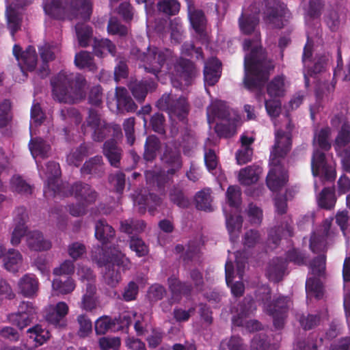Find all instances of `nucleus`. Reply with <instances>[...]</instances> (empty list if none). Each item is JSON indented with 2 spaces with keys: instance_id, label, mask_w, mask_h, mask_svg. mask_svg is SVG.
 Here are the masks:
<instances>
[{
  "instance_id": "nucleus-26",
  "label": "nucleus",
  "mask_w": 350,
  "mask_h": 350,
  "mask_svg": "<svg viewBox=\"0 0 350 350\" xmlns=\"http://www.w3.org/2000/svg\"><path fill=\"white\" fill-rule=\"evenodd\" d=\"M13 54L18 62L22 72L24 69L33 70L37 63V55L33 46H28L25 51H22L20 46L15 44L13 48Z\"/></svg>"
},
{
  "instance_id": "nucleus-17",
  "label": "nucleus",
  "mask_w": 350,
  "mask_h": 350,
  "mask_svg": "<svg viewBox=\"0 0 350 350\" xmlns=\"http://www.w3.org/2000/svg\"><path fill=\"white\" fill-rule=\"evenodd\" d=\"M286 83L283 77H275L267 87V94L269 99H265V105L267 113L271 118H276L281 111L280 97L284 95Z\"/></svg>"
},
{
  "instance_id": "nucleus-60",
  "label": "nucleus",
  "mask_w": 350,
  "mask_h": 350,
  "mask_svg": "<svg viewBox=\"0 0 350 350\" xmlns=\"http://www.w3.org/2000/svg\"><path fill=\"white\" fill-rule=\"evenodd\" d=\"M159 11L168 15H174L179 12L180 3L176 0H163L158 3Z\"/></svg>"
},
{
  "instance_id": "nucleus-2",
  "label": "nucleus",
  "mask_w": 350,
  "mask_h": 350,
  "mask_svg": "<svg viewBox=\"0 0 350 350\" xmlns=\"http://www.w3.org/2000/svg\"><path fill=\"white\" fill-rule=\"evenodd\" d=\"M275 142L271 152V169L267 177L268 187L273 192L281 191L288 180L287 171L282 164V159L291 148L292 125L288 116L284 117L282 124L274 121Z\"/></svg>"
},
{
  "instance_id": "nucleus-25",
  "label": "nucleus",
  "mask_w": 350,
  "mask_h": 350,
  "mask_svg": "<svg viewBox=\"0 0 350 350\" xmlns=\"http://www.w3.org/2000/svg\"><path fill=\"white\" fill-rule=\"evenodd\" d=\"M82 129L84 133L92 132V138L94 141H101L106 135L107 130L104 121H103L98 113L94 110H90L89 116L86 120V124H83Z\"/></svg>"
},
{
  "instance_id": "nucleus-16",
  "label": "nucleus",
  "mask_w": 350,
  "mask_h": 350,
  "mask_svg": "<svg viewBox=\"0 0 350 350\" xmlns=\"http://www.w3.org/2000/svg\"><path fill=\"white\" fill-rule=\"evenodd\" d=\"M325 269V259L323 256L317 257L310 265L311 273L306 282L307 297L319 299L322 297L323 289L319 277L323 275Z\"/></svg>"
},
{
  "instance_id": "nucleus-19",
  "label": "nucleus",
  "mask_w": 350,
  "mask_h": 350,
  "mask_svg": "<svg viewBox=\"0 0 350 350\" xmlns=\"http://www.w3.org/2000/svg\"><path fill=\"white\" fill-rule=\"evenodd\" d=\"M158 107L162 110L167 111L170 118L174 120H183L188 112V105L185 97L180 96L175 99L172 95L165 94L158 101Z\"/></svg>"
},
{
  "instance_id": "nucleus-36",
  "label": "nucleus",
  "mask_w": 350,
  "mask_h": 350,
  "mask_svg": "<svg viewBox=\"0 0 350 350\" xmlns=\"http://www.w3.org/2000/svg\"><path fill=\"white\" fill-rule=\"evenodd\" d=\"M241 147L236 154L237 163L239 165L245 164L252 159V149L250 145L254 142V137L243 134L241 137Z\"/></svg>"
},
{
  "instance_id": "nucleus-12",
  "label": "nucleus",
  "mask_w": 350,
  "mask_h": 350,
  "mask_svg": "<svg viewBox=\"0 0 350 350\" xmlns=\"http://www.w3.org/2000/svg\"><path fill=\"white\" fill-rule=\"evenodd\" d=\"M98 264L100 266H105L104 278L110 286H115L121 279L120 273L116 270V267H122L123 270H126L130 269L131 266L129 258L115 247L110 249V252L105 251L103 254V260L99 258Z\"/></svg>"
},
{
  "instance_id": "nucleus-62",
  "label": "nucleus",
  "mask_w": 350,
  "mask_h": 350,
  "mask_svg": "<svg viewBox=\"0 0 350 350\" xmlns=\"http://www.w3.org/2000/svg\"><path fill=\"white\" fill-rule=\"evenodd\" d=\"M107 31L109 34L118 36L126 35L128 32L127 28L121 25L119 21L115 17L110 18L107 26Z\"/></svg>"
},
{
  "instance_id": "nucleus-1",
  "label": "nucleus",
  "mask_w": 350,
  "mask_h": 350,
  "mask_svg": "<svg viewBox=\"0 0 350 350\" xmlns=\"http://www.w3.org/2000/svg\"><path fill=\"white\" fill-rule=\"evenodd\" d=\"M260 8L256 6L254 0H250L245 4L243 13L239 18V28L244 34L256 33L254 40H245L243 43V50L245 52V85L250 89L260 88L267 80L269 71L273 68L270 62H267L261 47L258 45V35L256 31L258 23V14Z\"/></svg>"
},
{
  "instance_id": "nucleus-58",
  "label": "nucleus",
  "mask_w": 350,
  "mask_h": 350,
  "mask_svg": "<svg viewBox=\"0 0 350 350\" xmlns=\"http://www.w3.org/2000/svg\"><path fill=\"white\" fill-rule=\"evenodd\" d=\"M158 147V139L155 136H149L145 145L144 159L146 161H152L156 156Z\"/></svg>"
},
{
  "instance_id": "nucleus-51",
  "label": "nucleus",
  "mask_w": 350,
  "mask_h": 350,
  "mask_svg": "<svg viewBox=\"0 0 350 350\" xmlns=\"http://www.w3.org/2000/svg\"><path fill=\"white\" fill-rule=\"evenodd\" d=\"M10 189L13 192L22 195L31 193V187L27 184L21 176H14L10 180Z\"/></svg>"
},
{
  "instance_id": "nucleus-3",
  "label": "nucleus",
  "mask_w": 350,
  "mask_h": 350,
  "mask_svg": "<svg viewBox=\"0 0 350 350\" xmlns=\"http://www.w3.org/2000/svg\"><path fill=\"white\" fill-rule=\"evenodd\" d=\"M36 135L35 134L31 135V139L29 147L31 155L36 162L40 176L42 178L45 179L46 183L44 193L46 197H50L55 194L66 196L67 194L63 190L65 186H60L58 184V178L60 175L59 164L55 162H51L46 165V169L40 167V159L48 157L50 146L44 142L42 138L36 137Z\"/></svg>"
},
{
  "instance_id": "nucleus-9",
  "label": "nucleus",
  "mask_w": 350,
  "mask_h": 350,
  "mask_svg": "<svg viewBox=\"0 0 350 350\" xmlns=\"http://www.w3.org/2000/svg\"><path fill=\"white\" fill-rule=\"evenodd\" d=\"M346 111L336 113L331 118L333 127L340 126L334 143L337 154L340 157L345 171L350 172V122L347 120Z\"/></svg>"
},
{
  "instance_id": "nucleus-29",
  "label": "nucleus",
  "mask_w": 350,
  "mask_h": 350,
  "mask_svg": "<svg viewBox=\"0 0 350 350\" xmlns=\"http://www.w3.org/2000/svg\"><path fill=\"white\" fill-rule=\"evenodd\" d=\"M210 141L208 139L205 144L204 162L208 170L216 177L219 184L226 180V176L222 170L218 167L217 158L215 152L208 149Z\"/></svg>"
},
{
  "instance_id": "nucleus-64",
  "label": "nucleus",
  "mask_w": 350,
  "mask_h": 350,
  "mask_svg": "<svg viewBox=\"0 0 350 350\" xmlns=\"http://www.w3.org/2000/svg\"><path fill=\"white\" fill-rule=\"evenodd\" d=\"M99 345L103 350H118L120 346V339L118 337H103L99 340Z\"/></svg>"
},
{
  "instance_id": "nucleus-30",
  "label": "nucleus",
  "mask_w": 350,
  "mask_h": 350,
  "mask_svg": "<svg viewBox=\"0 0 350 350\" xmlns=\"http://www.w3.org/2000/svg\"><path fill=\"white\" fill-rule=\"evenodd\" d=\"M332 219H325L321 228L314 231L310 238V247L312 252H317L325 247V237L328 235Z\"/></svg>"
},
{
  "instance_id": "nucleus-61",
  "label": "nucleus",
  "mask_w": 350,
  "mask_h": 350,
  "mask_svg": "<svg viewBox=\"0 0 350 350\" xmlns=\"http://www.w3.org/2000/svg\"><path fill=\"white\" fill-rule=\"evenodd\" d=\"M334 76L337 79L347 81H350V66L349 65L345 67L342 66L340 54L338 56L337 66L334 70Z\"/></svg>"
},
{
  "instance_id": "nucleus-31",
  "label": "nucleus",
  "mask_w": 350,
  "mask_h": 350,
  "mask_svg": "<svg viewBox=\"0 0 350 350\" xmlns=\"http://www.w3.org/2000/svg\"><path fill=\"white\" fill-rule=\"evenodd\" d=\"M221 62L216 58H211L205 63L204 77L205 85H213L221 76Z\"/></svg>"
},
{
  "instance_id": "nucleus-5",
  "label": "nucleus",
  "mask_w": 350,
  "mask_h": 350,
  "mask_svg": "<svg viewBox=\"0 0 350 350\" xmlns=\"http://www.w3.org/2000/svg\"><path fill=\"white\" fill-rule=\"evenodd\" d=\"M55 99L73 103L85 97V81L79 75L67 70L61 71L51 81Z\"/></svg>"
},
{
  "instance_id": "nucleus-46",
  "label": "nucleus",
  "mask_w": 350,
  "mask_h": 350,
  "mask_svg": "<svg viewBox=\"0 0 350 350\" xmlns=\"http://www.w3.org/2000/svg\"><path fill=\"white\" fill-rule=\"evenodd\" d=\"M104 154L112 165L116 167L118 165V163L120 161L121 152L113 141H109L105 143Z\"/></svg>"
},
{
  "instance_id": "nucleus-20",
  "label": "nucleus",
  "mask_w": 350,
  "mask_h": 350,
  "mask_svg": "<svg viewBox=\"0 0 350 350\" xmlns=\"http://www.w3.org/2000/svg\"><path fill=\"white\" fill-rule=\"evenodd\" d=\"M287 260L293 261L297 265L303 264L304 261L302 254L295 250L288 252L286 260L279 258L273 259L269 262L266 271V274L269 280L278 282L282 279L286 270Z\"/></svg>"
},
{
  "instance_id": "nucleus-43",
  "label": "nucleus",
  "mask_w": 350,
  "mask_h": 350,
  "mask_svg": "<svg viewBox=\"0 0 350 350\" xmlns=\"http://www.w3.org/2000/svg\"><path fill=\"white\" fill-rule=\"evenodd\" d=\"M168 284L172 293V302L178 301L181 295L187 294L191 291L189 286L180 283L176 277L170 278Z\"/></svg>"
},
{
  "instance_id": "nucleus-24",
  "label": "nucleus",
  "mask_w": 350,
  "mask_h": 350,
  "mask_svg": "<svg viewBox=\"0 0 350 350\" xmlns=\"http://www.w3.org/2000/svg\"><path fill=\"white\" fill-rule=\"evenodd\" d=\"M33 0H5L6 2V18L8 29L14 38V33L21 27L22 18L21 13L18 10V6L26 5Z\"/></svg>"
},
{
  "instance_id": "nucleus-33",
  "label": "nucleus",
  "mask_w": 350,
  "mask_h": 350,
  "mask_svg": "<svg viewBox=\"0 0 350 350\" xmlns=\"http://www.w3.org/2000/svg\"><path fill=\"white\" fill-rule=\"evenodd\" d=\"M18 288L25 297H33L38 291V281L33 275L25 274L19 280Z\"/></svg>"
},
{
  "instance_id": "nucleus-7",
  "label": "nucleus",
  "mask_w": 350,
  "mask_h": 350,
  "mask_svg": "<svg viewBox=\"0 0 350 350\" xmlns=\"http://www.w3.org/2000/svg\"><path fill=\"white\" fill-rule=\"evenodd\" d=\"M207 119L209 124L217 120L215 131L220 137H230L236 133L240 118L234 110L229 109L221 100L213 102L207 109Z\"/></svg>"
},
{
  "instance_id": "nucleus-53",
  "label": "nucleus",
  "mask_w": 350,
  "mask_h": 350,
  "mask_svg": "<svg viewBox=\"0 0 350 350\" xmlns=\"http://www.w3.org/2000/svg\"><path fill=\"white\" fill-rule=\"evenodd\" d=\"M76 34L80 46L85 47L89 44L92 35L91 28L84 24H77L75 27Z\"/></svg>"
},
{
  "instance_id": "nucleus-37",
  "label": "nucleus",
  "mask_w": 350,
  "mask_h": 350,
  "mask_svg": "<svg viewBox=\"0 0 350 350\" xmlns=\"http://www.w3.org/2000/svg\"><path fill=\"white\" fill-rule=\"evenodd\" d=\"M262 173L258 165H251L241 169L238 175V180L241 185H249L255 183Z\"/></svg>"
},
{
  "instance_id": "nucleus-47",
  "label": "nucleus",
  "mask_w": 350,
  "mask_h": 350,
  "mask_svg": "<svg viewBox=\"0 0 350 350\" xmlns=\"http://www.w3.org/2000/svg\"><path fill=\"white\" fill-rule=\"evenodd\" d=\"M155 83L150 82L148 85H144L142 82H133L130 84V89L135 96L138 100H143L148 90H152L155 88Z\"/></svg>"
},
{
  "instance_id": "nucleus-28",
  "label": "nucleus",
  "mask_w": 350,
  "mask_h": 350,
  "mask_svg": "<svg viewBox=\"0 0 350 350\" xmlns=\"http://www.w3.org/2000/svg\"><path fill=\"white\" fill-rule=\"evenodd\" d=\"M68 310V306L64 301L50 305L46 309V319L50 323L55 326H64L66 325L65 317Z\"/></svg>"
},
{
  "instance_id": "nucleus-40",
  "label": "nucleus",
  "mask_w": 350,
  "mask_h": 350,
  "mask_svg": "<svg viewBox=\"0 0 350 350\" xmlns=\"http://www.w3.org/2000/svg\"><path fill=\"white\" fill-rule=\"evenodd\" d=\"M114 236V231L111 226L105 221L99 220L95 226V237L104 246L109 243Z\"/></svg>"
},
{
  "instance_id": "nucleus-27",
  "label": "nucleus",
  "mask_w": 350,
  "mask_h": 350,
  "mask_svg": "<svg viewBox=\"0 0 350 350\" xmlns=\"http://www.w3.org/2000/svg\"><path fill=\"white\" fill-rule=\"evenodd\" d=\"M247 304L248 306H241L240 311L237 310V314L233 315L232 323L237 326H244L250 332H254L260 328V324L257 321L246 319L248 314L254 309V302L250 300Z\"/></svg>"
},
{
  "instance_id": "nucleus-22",
  "label": "nucleus",
  "mask_w": 350,
  "mask_h": 350,
  "mask_svg": "<svg viewBox=\"0 0 350 350\" xmlns=\"http://www.w3.org/2000/svg\"><path fill=\"white\" fill-rule=\"evenodd\" d=\"M77 275L82 282L87 281L86 293L83 297L81 308L87 311H91L97 306V300L94 297L96 288L92 283L93 274L90 269L83 267L78 269Z\"/></svg>"
},
{
  "instance_id": "nucleus-8",
  "label": "nucleus",
  "mask_w": 350,
  "mask_h": 350,
  "mask_svg": "<svg viewBox=\"0 0 350 350\" xmlns=\"http://www.w3.org/2000/svg\"><path fill=\"white\" fill-rule=\"evenodd\" d=\"M27 219L26 209L18 208L14 215V228L12 234L11 243L17 245L21 243V238L25 235L26 243L31 250L44 251L51 247V243L46 239L42 234L38 230L27 232L25 222Z\"/></svg>"
},
{
  "instance_id": "nucleus-14",
  "label": "nucleus",
  "mask_w": 350,
  "mask_h": 350,
  "mask_svg": "<svg viewBox=\"0 0 350 350\" xmlns=\"http://www.w3.org/2000/svg\"><path fill=\"white\" fill-rule=\"evenodd\" d=\"M226 205L224 206L223 211L226 215V227L228 230L230 239L234 241L239 235L242 219L240 216L234 217L230 215L227 206L230 208L237 210L241 202V190L237 186H230L226 193Z\"/></svg>"
},
{
  "instance_id": "nucleus-39",
  "label": "nucleus",
  "mask_w": 350,
  "mask_h": 350,
  "mask_svg": "<svg viewBox=\"0 0 350 350\" xmlns=\"http://www.w3.org/2000/svg\"><path fill=\"white\" fill-rule=\"evenodd\" d=\"M189 17L193 28L201 37H205L204 33L206 20L200 10H196L190 5L188 6Z\"/></svg>"
},
{
  "instance_id": "nucleus-35",
  "label": "nucleus",
  "mask_w": 350,
  "mask_h": 350,
  "mask_svg": "<svg viewBox=\"0 0 350 350\" xmlns=\"http://www.w3.org/2000/svg\"><path fill=\"white\" fill-rule=\"evenodd\" d=\"M147 317L142 313L135 312H127L122 314L121 319L125 321L126 325H129L132 321L134 322V327L138 335H142L144 330L147 329Z\"/></svg>"
},
{
  "instance_id": "nucleus-18",
  "label": "nucleus",
  "mask_w": 350,
  "mask_h": 350,
  "mask_svg": "<svg viewBox=\"0 0 350 350\" xmlns=\"http://www.w3.org/2000/svg\"><path fill=\"white\" fill-rule=\"evenodd\" d=\"M312 40L308 36L303 54V63L304 66V75L305 79V85L306 87L309 85V76L312 75L313 73L317 74L324 70L328 60V55H324L321 57L317 56L313 62H312Z\"/></svg>"
},
{
  "instance_id": "nucleus-45",
  "label": "nucleus",
  "mask_w": 350,
  "mask_h": 350,
  "mask_svg": "<svg viewBox=\"0 0 350 350\" xmlns=\"http://www.w3.org/2000/svg\"><path fill=\"white\" fill-rule=\"evenodd\" d=\"M43 119V113L41 107L38 103L33 104L31 111V123H30V134L37 135L38 133H40L41 130H44V127L40 128L38 132L36 127L40 125L42 120Z\"/></svg>"
},
{
  "instance_id": "nucleus-49",
  "label": "nucleus",
  "mask_w": 350,
  "mask_h": 350,
  "mask_svg": "<svg viewBox=\"0 0 350 350\" xmlns=\"http://www.w3.org/2000/svg\"><path fill=\"white\" fill-rule=\"evenodd\" d=\"M75 288L73 280L68 278L65 282L55 279L52 283V290L57 295H66L71 293Z\"/></svg>"
},
{
  "instance_id": "nucleus-52",
  "label": "nucleus",
  "mask_w": 350,
  "mask_h": 350,
  "mask_svg": "<svg viewBox=\"0 0 350 350\" xmlns=\"http://www.w3.org/2000/svg\"><path fill=\"white\" fill-rule=\"evenodd\" d=\"M29 336L38 345H42L49 338V332L41 325H37L27 330Z\"/></svg>"
},
{
  "instance_id": "nucleus-21",
  "label": "nucleus",
  "mask_w": 350,
  "mask_h": 350,
  "mask_svg": "<svg viewBox=\"0 0 350 350\" xmlns=\"http://www.w3.org/2000/svg\"><path fill=\"white\" fill-rule=\"evenodd\" d=\"M265 1L266 10L263 12L264 20L266 23L272 25L273 27L281 28L290 16L286 5L276 0Z\"/></svg>"
},
{
  "instance_id": "nucleus-41",
  "label": "nucleus",
  "mask_w": 350,
  "mask_h": 350,
  "mask_svg": "<svg viewBox=\"0 0 350 350\" xmlns=\"http://www.w3.org/2000/svg\"><path fill=\"white\" fill-rule=\"evenodd\" d=\"M94 52L98 57H102L107 54L115 55V45L108 39H94Z\"/></svg>"
},
{
  "instance_id": "nucleus-42",
  "label": "nucleus",
  "mask_w": 350,
  "mask_h": 350,
  "mask_svg": "<svg viewBox=\"0 0 350 350\" xmlns=\"http://www.w3.org/2000/svg\"><path fill=\"white\" fill-rule=\"evenodd\" d=\"M117 107L119 110L132 111L136 109V106L132 99L128 96L127 91L124 88H116Z\"/></svg>"
},
{
  "instance_id": "nucleus-32",
  "label": "nucleus",
  "mask_w": 350,
  "mask_h": 350,
  "mask_svg": "<svg viewBox=\"0 0 350 350\" xmlns=\"http://www.w3.org/2000/svg\"><path fill=\"white\" fill-rule=\"evenodd\" d=\"M71 194L77 201L86 204L93 203L96 199V193L87 184L77 183L72 187Z\"/></svg>"
},
{
  "instance_id": "nucleus-54",
  "label": "nucleus",
  "mask_w": 350,
  "mask_h": 350,
  "mask_svg": "<svg viewBox=\"0 0 350 350\" xmlns=\"http://www.w3.org/2000/svg\"><path fill=\"white\" fill-rule=\"evenodd\" d=\"M336 202L334 192L332 189L325 188L320 193L318 202L320 206L325 208H331Z\"/></svg>"
},
{
  "instance_id": "nucleus-34",
  "label": "nucleus",
  "mask_w": 350,
  "mask_h": 350,
  "mask_svg": "<svg viewBox=\"0 0 350 350\" xmlns=\"http://www.w3.org/2000/svg\"><path fill=\"white\" fill-rule=\"evenodd\" d=\"M22 262L23 256L18 250L10 249L3 255V267L10 272L18 271L22 266Z\"/></svg>"
},
{
  "instance_id": "nucleus-59",
  "label": "nucleus",
  "mask_w": 350,
  "mask_h": 350,
  "mask_svg": "<svg viewBox=\"0 0 350 350\" xmlns=\"http://www.w3.org/2000/svg\"><path fill=\"white\" fill-rule=\"evenodd\" d=\"M88 152V146L85 144L81 145L79 148L72 152L67 156V162L70 165L77 166Z\"/></svg>"
},
{
  "instance_id": "nucleus-63",
  "label": "nucleus",
  "mask_w": 350,
  "mask_h": 350,
  "mask_svg": "<svg viewBox=\"0 0 350 350\" xmlns=\"http://www.w3.org/2000/svg\"><path fill=\"white\" fill-rule=\"evenodd\" d=\"M220 350H245L241 339L233 336L229 339L224 340L220 345Z\"/></svg>"
},
{
  "instance_id": "nucleus-57",
  "label": "nucleus",
  "mask_w": 350,
  "mask_h": 350,
  "mask_svg": "<svg viewBox=\"0 0 350 350\" xmlns=\"http://www.w3.org/2000/svg\"><path fill=\"white\" fill-rule=\"evenodd\" d=\"M130 248L135 252L139 257L144 256L148 254V245L144 241L137 237H131L130 240Z\"/></svg>"
},
{
  "instance_id": "nucleus-38",
  "label": "nucleus",
  "mask_w": 350,
  "mask_h": 350,
  "mask_svg": "<svg viewBox=\"0 0 350 350\" xmlns=\"http://www.w3.org/2000/svg\"><path fill=\"white\" fill-rule=\"evenodd\" d=\"M59 51L58 44H46L40 49V56L44 63H46L55 58V54ZM40 75L44 77L49 74V68L46 64H44L40 70Z\"/></svg>"
},
{
  "instance_id": "nucleus-55",
  "label": "nucleus",
  "mask_w": 350,
  "mask_h": 350,
  "mask_svg": "<svg viewBox=\"0 0 350 350\" xmlns=\"http://www.w3.org/2000/svg\"><path fill=\"white\" fill-rule=\"evenodd\" d=\"M75 64L79 68H87L91 70L95 68L90 53L86 51H81L76 54Z\"/></svg>"
},
{
  "instance_id": "nucleus-44",
  "label": "nucleus",
  "mask_w": 350,
  "mask_h": 350,
  "mask_svg": "<svg viewBox=\"0 0 350 350\" xmlns=\"http://www.w3.org/2000/svg\"><path fill=\"white\" fill-rule=\"evenodd\" d=\"M133 202L135 206H139L140 211L144 212L146 208H148L149 211H152L154 206L159 204L160 198L152 193L146 198L142 195H138L134 198Z\"/></svg>"
},
{
  "instance_id": "nucleus-15",
  "label": "nucleus",
  "mask_w": 350,
  "mask_h": 350,
  "mask_svg": "<svg viewBox=\"0 0 350 350\" xmlns=\"http://www.w3.org/2000/svg\"><path fill=\"white\" fill-rule=\"evenodd\" d=\"M162 161L169 165L170 168L167 169V174L165 171H147L146 178L147 183L154 185L156 183L158 187H161L163 183L169 179V175L172 174L176 170L180 168L182 163L180 157V151L175 148L172 150L167 146L161 158Z\"/></svg>"
},
{
  "instance_id": "nucleus-48",
  "label": "nucleus",
  "mask_w": 350,
  "mask_h": 350,
  "mask_svg": "<svg viewBox=\"0 0 350 350\" xmlns=\"http://www.w3.org/2000/svg\"><path fill=\"white\" fill-rule=\"evenodd\" d=\"M196 206L198 209L204 211H212V197L208 189L199 191L196 196Z\"/></svg>"
},
{
  "instance_id": "nucleus-6",
  "label": "nucleus",
  "mask_w": 350,
  "mask_h": 350,
  "mask_svg": "<svg viewBox=\"0 0 350 350\" xmlns=\"http://www.w3.org/2000/svg\"><path fill=\"white\" fill-rule=\"evenodd\" d=\"M46 15L56 19H88L92 13L90 0H43Z\"/></svg>"
},
{
  "instance_id": "nucleus-11",
  "label": "nucleus",
  "mask_w": 350,
  "mask_h": 350,
  "mask_svg": "<svg viewBox=\"0 0 350 350\" xmlns=\"http://www.w3.org/2000/svg\"><path fill=\"white\" fill-rule=\"evenodd\" d=\"M237 252L229 255L225 265L226 281L234 297L241 296L244 285L241 280L246 264V257Z\"/></svg>"
},
{
  "instance_id": "nucleus-10",
  "label": "nucleus",
  "mask_w": 350,
  "mask_h": 350,
  "mask_svg": "<svg viewBox=\"0 0 350 350\" xmlns=\"http://www.w3.org/2000/svg\"><path fill=\"white\" fill-rule=\"evenodd\" d=\"M137 58L140 59L146 71L153 73L157 76L159 72L163 75L170 74L172 68L170 64L174 62L172 52L165 49H159L154 46H150L147 53L139 55Z\"/></svg>"
},
{
  "instance_id": "nucleus-23",
  "label": "nucleus",
  "mask_w": 350,
  "mask_h": 350,
  "mask_svg": "<svg viewBox=\"0 0 350 350\" xmlns=\"http://www.w3.org/2000/svg\"><path fill=\"white\" fill-rule=\"evenodd\" d=\"M174 70L176 73H172L171 81L173 86L176 88L189 85L196 73L193 63L185 59L174 65Z\"/></svg>"
},
{
  "instance_id": "nucleus-50",
  "label": "nucleus",
  "mask_w": 350,
  "mask_h": 350,
  "mask_svg": "<svg viewBox=\"0 0 350 350\" xmlns=\"http://www.w3.org/2000/svg\"><path fill=\"white\" fill-rule=\"evenodd\" d=\"M17 313L24 314L23 323L20 322L21 326H27L32 321L34 314L36 313V308L32 303L29 301H23L18 306Z\"/></svg>"
},
{
  "instance_id": "nucleus-4",
  "label": "nucleus",
  "mask_w": 350,
  "mask_h": 350,
  "mask_svg": "<svg viewBox=\"0 0 350 350\" xmlns=\"http://www.w3.org/2000/svg\"><path fill=\"white\" fill-rule=\"evenodd\" d=\"M331 129L325 126L314 133L313 144L314 151L311 161V169L314 177H319L321 180H333L336 177L335 162L331 157L317 148L328 150L331 147Z\"/></svg>"
},
{
  "instance_id": "nucleus-13",
  "label": "nucleus",
  "mask_w": 350,
  "mask_h": 350,
  "mask_svg": "<svg viewBox=\"0 0 350 350\" xmlns=\"http://www.w3.org/2000/svg\"><path fill=\"white\" fill-rule=\"evenodd\" d=\"M256 299L262 301L263 309L270 314L273 319V325L277 329L282 327L286 318L287 308L290 306V300L287 297H280L271 303L270 290L267 286L258 290Z\"/></svg>"
},
{
  "instance_id": "nucleus-56",
  "label": "nucleus",
  "mask_w": 350,
  "mask_h": 350,
  "mask_svg": "<svg viewBox=\"0 0 350 350\" xmlns=\"http://www.w3.org/2000/svg\"><path fill=\"white\" fill-rule=\"evenodd\" d=\"M291 227L288 225H286L285 228L282 226L271 229L269 234V244L272 242L274 245H276L279 240V237H290L291 236ZM270 247L273 248L275 246H270Z\"/></svg>"
}]
</instances>
